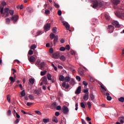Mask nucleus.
I'll return each instance as SVG.
<instances>
[{"label":"nucleus","instance_id":"774afa93","mask_svg":"<svg viewBox=\"0 0 124 124\" xmlns=\"http://www.w3.org/2000/svg\"><path fill=\"white\" fill-rule=\"evenodd\" d=\"M83 85H84V86H88V83L87 82L84 81L82 82Z\"/></svg>","mask_w":124,"mask_h":124},{"label":"nucleus","instance_id":"e2e57ef3","mask_svg":"<svg viewBox=\"0 0 124 124\" xmlns=\"http://www.w3.org/2000/svg\"><path fill=\"white\" fill-rule=\"evenodd\" d=\"M70 54H71V55H75L76 52H75V51H74V50H71L70 51Z\"/></svg>","mask_w":124,"mask_h":124},{"label":"nucleus","instance_id":"4468645a","mask_svg":"<svg viewBox=\"0 0 124 124\" xmlns=\"http://www.w3.org/2000/svg\"><path fill=\"white\" fill-rule=\"evenodd\" d=\"M45 85H47L48 83L47 82V77L45 76L42 78V81Z\"/></svg>","mask_w":124,"mask_h":124},{"label":"nucleus","instance_id":"9b49d317","mask_svg":"<svg viewBox=\"0 0 124 124\" xmlns=\"http://www.w3.org/2000/svg\"><path fill=\"white\" fill-rule=\"evenodd\" d=\"M62 87L63 88H65V89H68V88H69V84L68 83L66 84V82L64 81L62 83Z\"/></svg>","mask_w":124,"mask_h":124},{"label":"nucleus","instance_id":"423d86ee","mask_svg":"<svg viewBox=\"0 0 124 124\" xmlns=\"http://www.w3.org/2000/svg\"><path fill=\"white\" fill-rule=\"evenodd\" d=\"M19 19V16L16 15L15 16H13L12 17V21H13L14 23H16L17 21H18V19Z\"/></svg>","mask_w":124,"mask_h":124},{"label":"nucleus","instance_id":"2f4dec72","mask_svg":"<svg viewBox=\"0 0 124 124\" xmlns=\"http://www.w3.org/2000/svg\"><path fill=\"white\" fill-rule=\"evenodd\" d=\"M71 85H75V80H74V78H72L70 82Z\"/></svg>","mask_w":124,"mask_h":124},{"label":"nucleus","instance_id":"c9c22d12","mask_svg":"<svg viewBox=\"0 0 124 124\" xmlns=\"http://www.w3.org/2000/svg\"><path fill=\"white\" fill-rule=\"evenodd\" d=\"M80 106H81V108H83V109H85L86 108V106H85V104L83 102H81L80 103Z\"/></svg>","mask_w":124,"mask_h":124},{"label":"nucleus","instance_id":"412c9836","mask_svg":"<svg viewBox=\"0 0 124 124\" xmlns=\"http://www.w3.org/2000/svg\"><path fill=\"white\" fill-rule=\"evenodd\" d=\"M98 2V6L99 7H102L104 6V3L102 1H99Z\"/></svg>","mask_w":124,"mask_h":124},{"label":"nucleus","instance_id":"4d7b16f0","mask_svg":"<svg viewBox=\"0 0 124 124\" xmlns=\"http://www.w3.org/2000/svg\"><path fill=\"white\" fill-rule=\"evenodd\" d=\"M19 122H20V119H16V120L15 121V124H17Z\"/></svg>","mask_w":124,"mask_h":124},{"label":"nucleus","instance_id":"6e6552de","mask_svg":"<svg viewBox=\"0 0 124 124\" xmlns=\"http://www.w3.org/2000/svg\"><path fill=\"white\" fill-rule=\"evenodd\" d=\"M62 24H63V26L65 27L67 31H69L70 28L69 27V25L68 23L65 21H62Z\"/></svg>","mask_w":124,"mask_h":124},{"label":"nucleus","instance_id":"7c9ffc66","mask_svg":"<svg viewBox=\"0 0 124 124\" xmlns=\"http://www.w3.org/2000/svg\"><path fill=\"white\" fill-rule=\"evenodd\" d=\"M46 73H47V71L44 70V71H41L40 74L41 76H44Z\"/></svg>","mask_w":124,"mask_h":124},{"label":"nucleus","instance_id":"aec40b11","mask_svg":"<svg viewBox=\"0 0 124 124\" xmlns=\"http://www.w3.org/2000/svg\"><path fill=\"white\" fill-rule=\"evenodd\" d=\"M50 108L51 109H54L55 108H57V103L54 102L53 103L51 106Z\"/></svg>","mask_w":124,"mask_h":124},{"label":"nucleus","instance_id":"473e14b6","mask_svg":"<svg viewBox=\"0 0 124 124\" xmlns=\"http://www.w3.org/2000/svg\"><path fill=\"white\" fill-rule=\"evenodd\" d=\"M47 77L48 80H49V81H51V80H52V76H51V74H48L47 75Z\"/></svg>","mask_w":124,"mask_h":124},{"label":"nucleus","instance_id":"a18cd8bd","mask_svg":"<svg viewBox=\"0 0 124 124\" xmlns=\"http://www.w3.org/2000/svg\"><path fill=\"white\" fill-rule=\"evenodd\" d=\"M54 6H55V7H56V8H59V7H60V5L57 4L56 3V2H54Z\"/></svg>","mask_w":124,"mask_h":124},{"label":"nucleus","instance_id":"f3484780","mask_svg":"<svg viewBox=\"0 0 124 124\" xmlns=\"http://www.w3.org/2000/svg\"><path fill=\"white\" fill-rule=\"evenodd\" d=\"M83 99L85 101H87L89 99V93H85L83 96Z\"/></svg>","mask_w":124,"mask_h":124},{"label":"nucleus","instance_id":"338daca9","mask_svg":"<svg viewBox=\"0 0 124 124\" xmlns=\"http://www.w3.org/2000/svg\"><path fill=\"white\" fill-rule=\"evenodd\" d=\"M32 104H33V103H31V102H28L27 103V106H31V105H32Z\"/></svg>","mask_w":124,"mask_h":124},{"label":"nucleus","instance_id":"dca6fc26","mask_svg":"<svg viewBox=\"0 0 124 124\" xmlns=\"http://www.w3.org/2000/svg\"><path fill=\"white\" fill-rule=\"evenodd\" d=\"M58 40H59V36H58V35L55 36L54 39L53 40L54 45H56V43H57V42H58Z\"/></svg>","mask_w":124,"mask_h":124},{"label":"nucleus","instance_id":"c03bdc74","mask_svg":"<svg viewBox=\"0 0 124 124\" xmlns=\"http://www.w3.org/2000/svg\"><path fill=\"white\" fill-rule=\"evenodd\" d=\"M52 31L53 33H56L57 32V28L56 27H53L52 29Z\"/></svg>","mask_w":124,"mask_h":124},{"label":"nucleus","instance_id":"6e6d98bb","mask_svg":"<svg viewBox=\"0 0 124 124\" xmlns=\"http://www.w3.org/2000/svg\"><path fill=\"white\" fill-rule=\"evenodd\" d=\"M49 53H50V54H53V53H54V49H53L52 48H50L49 49Z\"/></svg>","mask_w":124,"mask_h":124},{"label":"nucleus","instance_id":"49530a36","mask_svg":"<svg viewBox=\"0 0 124 124\" xmlns=\"http://www.w3.org/2000/svg\"><path fill=\"white\" fill-rule=\"evenodd\" d=\"M60 51L63 52V51H65V47L62 46V47H60Z\"/></svg>","mask_w":124,"mask_h":124},{"label":"nucleus","instance_id":"5fc2aeb1","mask_svg":"<svg viewBox=\"0 0 124 124\" xmlns=\"http://www.w3.org/2000/svg\"><path fill=\"white\" fill-rule=\"evenodd\" d=\"M35 113H36V114H37L38 115H41V112L38 111V110H35Z\"/></svg>","mask_w":124,"mask_h":124},{"label":"nucleus","instance_id":"7ed1b4c3","mask_svg":"<svg viewBox=\"0 0 124 124\" xmlns=\"http://www.w3.org/2000/svg\"><path fill=\"white\" fill-rule=\"evenodd\" d=\"M93 8H96L98 7V1L97 0H93L92 6Z\"/></svg>","mask_w":124,"mask_h":124},{"label":"nucleus","instance_id":"72a5a7b5","mask_svg":"<svg viewBox=\"0 0 124 124\" xmlns=\"http://www.w3.org/2000/svg\"><path fill=\"white\" fill-rule=\"evenodd\" d=\"M49 121H50V119H44L43 120V122L45 124H47V123L49 122Z\"/></svg>","mask_w":124,"mask_h":124},{"label":"nucleus","instance_id":"864d4df0","mask_svg":"<svg viewBox=\"0 0 124 124\" xmlns=\"http://www.w3.org/2000/svg\"><path fill=\"white\" fill-rule=\"evenodd\" d=\"M77 80H78L79 82L81 81V78L79 76H77L76 77Z\"/></svg>","mask_w":124,"mask_h":124},{"label":"nucleus","instance_id":"cd10ccee","mask_svg":"<svg viewBox=\"0 0 124 124\" xmlns=\"http://www.w3.org/2000/svg\"><path fill=\"white\" fill-rule=\"evenodd\" d=\"M7 100H8V102H9V103H11V98H10V94L7 95Z\"/></svg>","mask_w":124,"mask_h":124},{"label":"nucleus","instance_id":"37998d69","mask_svg":"<svg viewBox=\"0 0 124 124\" xmlns=\"http://www.w3.org/2000/svg\"><path fill=\"white\" fill-rule=\"evenodd\" d=\"M29 97L31 100H33V99H34V97L31 94L29 95Z\"/></svg>","mask_w":124,"mask_h":124},{"label":"nucleus","instance_id":"4be33fe9","mask_svg":"<svg viewBox=\"0 0 124 124\" xmlns=\"http://www.w3.org/2000/svg\"><path fill=\"white\" fill-rule=\"evenodd\" d=\"M9 80H11L10 84H13V83L15 82V78H14L13 77H10L9 78Z\"/></svg>","mask_w":124,"mask_h":124},{"label":"nucleus","instance_id":"052dcab7","mask_svg":"<svg viewBox=\"0 0 124 124\" xmlns=\"http://www.w3.org/2000/svg\"><path fill=\"white\" fill-rule=\"evenodd\" d=\"M6 21L7 24H10V19L6 18Z\"/></svg>","mask_w":124,"mask_h":124},{"label":"nucleus","instance_id":"58836bf2","mask_svg":"<svg viewBox=\"0 0 124 124\" xmlns=\"http://www.w3.org/2000/svg\"><path fill=\"white\" fill-rule=\"evenodd\" d=\"M65 48L66 49V50L69 51L70 50V46H69V45H66Z\"/></svg>","mask_w":124,"mask_h":124},{"label":"nucleus","instance_id":"20e7f679","mask_svg":"<svg viewBox=\"0 0 124 124\" xmlns=\"http://www.w3.org/2000/svg\"><path fill=\"white\" fill-rule=\"evenodd\" d=\"M29 61L31 63L33 64L34 63L35 61H36V59H35V57H34L33 56H31V57H30L29 59Z\"/></svg>","mask_w":124,"mask_h":124},{"label":"nucleus","instance_id":"5701e85b","mask_svg":"<svg viewBox=\"0 0 124 124\" xmlns=\"http://www.w3.org/2000/svg\"><path fill=\"white\" fill-rule=\"evenodd\" d=\"M33 93H34V94H37V95H39V94H40V91L38 90H35Z\"/></svg>","mask_w":124,"mask_h":124},{"label":"nucleus","instance_id":"bb28decb","mask_svg":"<svg viewBox=\"0 0 124 124\" xmlns=\"http://www.w3.org/2000/svg\"><path fill=\"white\" fill-rule=\"evenodd\" d=\"M60 59L61 61H62L63 62L65 61V60H66V58H65V57H64V56L62 55L60 57Z\"/></svg>","mask_w":124,"mask_h":124},{"label":"nucleus","instance_id":"680f3d73","mask_svg":"<svg viewBox=\"0 0 124 124\" xmlns=\"http://www.w3.org/2000/svg\"><path fill=\"white\" fill-rule=\"evenodd\" d=\"M55 115L56 116V117H59V116H60V112H59V111H56Z\"/></svg>","mask_w":124,"mask_h":124},{"label":"nucleus","instance_id":"69168bd1","mask_svg":"<svg viewBox=\"0 0 124 124\" xmlns=\"http://www.w3.org/2000/svg\"><path fill=\"white\" fill-rule=\"evenodd\" d=\"M7 114L8 116H10V115L11 114V110L9 109L8 110Z\"/></svg>","mask_w":124,"mask_h":124},{"label":"nucleus","instance_id":"4c0bfd02","mask_svg":"<svg viewBox=\"0 0 124 124\" xmlns=\"http://www.w3.org/2000/svg\"><path fill=\"white\" fill-rule=\"evenodd\" d=\"M90 96L91 98V100H93V99H94V95H93V93H90Z\"/></svg>","mask_w":124,"mask_h":124},{"label":"nucleus","instance_id":"09e8293b","mask_svg":"<svg viewBox=\"0 0 124 124\" xmlns=\"http://www.w3.org/2000/svg\"><path fill=\"white\" fill-rule=\"evenodd\" d=\"M9 13L10 14V15H12V16H13L14 14V11L13 10H9Z\"/></svg>","mask_w":124,"mask_h":124},{"label":"nucleus","instance_id":"a211bd4d","mask_svg":"<svg viewBox=\"0 0 124 124\" xmlns=\"http://www.w3.org/2000/svg\"><path fill=\"white\" fill-rule=\"evenodd\" d=\"M46 65V63L44 62H43L41 63L40 67L41 70H43L44 69V66Z\"/></svg>","mask_w":124,"mask_h":124},{"label":"nucleus","instance_id":"f03ea898","mask_svg":"<svg viewBox=\"0 0 124 124\" xmlns=\"http://www.w3.org/2000/svg\"><path fill=\"white\" fill-rule=\"evenodd\" d=\"M62 112L65 115L68 114V112H69V109H68V108H67V107L65 106H63L62 108Z\"/></svg>","mask_w":124,"mask_h":124},{"label":"nucleus","instance_id":"de8ad7c7","mask_svg":"<svg viewBox=\"0 0 124 124\" xmlns=\"http://www.w3.org/2000/svg\"><path fill=\"white\" fill-rule=\"evenodd\" d=\"M45 13L46 15H49V14H50V10H46Z\"/></svg>","mask_w":124,"mask_h":124},{"label":"nucleus","instance_id":"2eb2a0df","mask_svg":"<svg viewBox=\"0 0 124 124\" xmlns=\"http://www.w3.org/2000/svg\"><path fill=\"white\" fill-rule=\"evenodd\" d=\"M53 57L54 58V59H59V58H60V53H54L53 55Z\"/></svg>","mask_w":124,"mask_h":124},{"label":"nucleus","instance_id":"a878e982","mask_svg":"<svg viewBox=\"0 0 124 124\" xmlns=\"http://www.w3.org/2000/svg\"><path fill=\"white\" fill-rule=\"evenodd\" d=\"M29 82L31 85H33L34 84V79L31 78L29 79Z\"/></svg>","mask_w":124,"mask_h":124},{"label":"nucleus","instance_id":"3c124183","mask_svg":"<svg viewBox=\"0 0 124 124\" xmlns=\"http://www.w3.org/2000/svg\"><path fill=\"white\" fill-rule=\"evenodd\" d=\"M8 11H9V9L6 8L4 9V14H5L6 13H8Z\"/></svg>","mask_w":124,"mask_h":124},{"label":"nucleus","instance_id":"1a4fd4ad","mask_svg":"<svg viewBox=\"0 0 124 124\" xmlns=\"http://www.w3.org/2000/svg\"><path fill=\"white\" fill-rule=\"evenodd\" d=\"M78 73L80 74L81 76H84V72L85 70L84 69H82V68H78Z\"/></svg>","mask_w":124,"mask_h":124},{"label":"nucleus","instance_id":"79ce46f5","mask_svg":"<svg viewBox=\"0 0 124 124\" xmlns=\"http://www.w3.org/2000/svg\"><path fill=\"white\" fill-rule=\"evenodd\" d=\"M21 95H22V96H25L26 95V93L25 92V90H23L21 92Z\"/></svg>","mask_w":124,"mask_h":124},{"label":"nucleus","instance_id":"393cba45","mask_svg":"<svg viewBox=\"0 0 124 124\" xmlns=\"http://www.w3.org/2000/svg\"><path fill=\"white\" fill-rule=\"evenodd\" d=\"M64 79H65V78L63 76H62V75H60V76L59 80H60L62 82H63V81L64 80Z\"/></svg>","mask_w":124,"mask_h":124},{"label":"nucleus","instance_id":"a19ab883","mask_svg":"<svg viewBox=\"0 0 124 124\" xmlns=\"http://www.w3.org/2000/svg\"><path fill=\"white\" fill-rule=\"evenodd\" d=\"M35 48H36V46L35 45H32L31 47V50H34Z\"/></svg>","mask_w":124,"mask_h":124},{"label":"nucleus","instance_id":"39448f33","mask_svg":"<svg viewBox=\"0 0 124 124\" xmlns=\"http://www.w3.org/2000/svg\"><path fill=\"white\" fill-rule=\"evenodd\" d=\"M108 31L110 33H112L114 31V26L112 25H108Z\"/></svg>","mask_w":124,"mask_h":124},{"label":"nucleus","instance_id":"6ab92c4d","mask_svg":"<svg viewBox=\"0 0 124 124\" xmlns=\"http://www.w3.org/2000/svg\"><path fill=\"white\" fill-rule=\"evenodd\" d=\"M26 10L29 13H31V12H33V9H32V8H31V7H27L26 8Z\"/></svg>","mask_w":124,"mask_h":124},{"label":"nucleus","instance_id":"bf43d9fd","mask_svg":"<svg viewBox=\"0 0 124 124\" xmlns=\"http://www.w3.org/2000/svg\"><path fill=\"white\" fill-rule=\"evenodd\" d=\"M83 93H88L89 94V89L84 90Z\"/></svg>","mask_w":124,"mask_h":124},{"label":"nucleus","instance_id":"9d476101","mask_svg":"<svg viewBox=\"0 0 124 124\" xmlns=\"http://www.w3.org/2000/svg\"><path fill=\"white\" fill-rule=\"evenodd\" d=\"M50 28H51V25L50 24L47 23L45 25L44 29L46 31H49V30H50Z\"/></svg>","mask_w":124,"mask_h":124},{"label":"nucleus","instance_id":"f8f14e48","mask_svg":"<svg viewBox=\"0 0 124 124\" xmlns=\"http://www.w3.org/2000/svg\"><path fill=\"white\" fill-rule=\"evenodd\" d=\"M111 1L114 5H118L121 2L120 0H111Z\"/></svg>","mask_w":124,"mask_h":124},{"label":"nucleus","instance_id":"0e129e2a","mask_svg":"<svg viewBox=\"0 0 124 124\" xmlns=\"http://www.w3.org/2000/svg\"><path fill=\"white\" fill-rule=\"evenodd\" d=\"M58 15L59 16H62V11L59 10L58 11Z\"/></svg>","mask_w":124,"mask_h":124},{"label":"nucleus","instance_id":"0eeeda50","mask_svg":"<svg viewBox=\"0 0 124 124\" xmlns=\"http://www.w3.org/2000/svg\"><path fill=\"white\" fill-rule=\"evenodd\" d=\"M112 25L115 26L116 28H121V25H120V24H119L117 21L113 20L112 21Z\"/></svg>","mask_w":124,"mask_h":124},{"label":"nucleus","instance_id":"c85d7f7f","mask_svg":"<svg viewBox=\"0 0 124 124\" xmlns=\"http://www.w3.org/2000/svg\"><path fill=\"white\" fill-rule=\"evenodd\" d=\"M65 82H70V77H66L64 78Z\"/></svg>","mask_w":124,"mask_h":124},{"label":"nucleus","instance_id":"603ef678","mask_svg":"<svg viewBox=\"0 0 124 124\" xmlns=\"http://www.w3.org/2000/svg\"><path fill=\"white\" fill-rule=\"evenodd\" d=\"M29 55H30L31 56L33 54V51L32 50H30L28 52Z\"/></svg>","mask_w":124,"mask_h":124},{"label":"nucleus","instance_id":"f257e3e1","mask_svg":"<svg viewBox=\"0 0 124 124\" xmlns=\"http://www.w3.org/2000/svg\"><path fill=\"white\" fill-rule=\"evenodd\" d=\"M115 15L120 19H124V12L117 11L115 13Z\"/></svg>","mask_w":124,"mask_h":124},{"label":"nucleus","instance_id":"ddd939ff","mask_svg":"<svg viewBox=\"0 0 124 124\" xmlns=\"http://www.w3.org/2000/svg\"><path fill=\"white\" fill-rule=\"evenodd\" d=\"M82 89L81 86H78L77 88L76 91L75 92L76 94H79V93H81V91Z\"/></svg>","mask_w":124,"mask_h":124},{"label":"nucleus","instance_id":"13d9d810","mask_svg":"<svg viewBox=\"0 0 124 124\" xmlns=\"http://www.w3.org/2000/svg\"><path fill=\"white\" fill-rule=\"evenodd\" d=\"M56 109L60 111V110H62V107H61V106H58L57 107Z\"/></svg>","mask_w":124,"mask_h":124},{"label":"nucleus","instance_id":"8fccbe9b","mask_svg":"<svg viewBox=\"0 0 124 124\" xmlns=\"http://www.w3.org/2000/svg\"><path fill=\"white\" fill-rule=\"evenodd\" d=\"M107 100H108V101H111L112 100V97L110 96H108L107 97Z\"/></svg>","mask_w":124,"mask_h":124},{"label":"nucleus","instance_id":"e433bc0d","mask_svg":"<svg viewBox=\"0 0 124 124\" xmlns=\"http://www.w3.org/2000/svg\"><path fill=\"white\" fill-rule=\"evenodd\" d=\"M119 101H120V102H124V97H121L118 99Z\"/></svg>","mask_w":124,"mask_h":124},{"label":"nucleus","instance_id":"c756f323","mask_svg":"<svg viewBox=\"0 0 124 124\" xmlns=\"http://www.w3.org/2000/svg\"><path fill=\"white\" fill-rule=\"evenodd\" d=\"M49 36H50L51 40L54 39V38H55V37H56V36L55 35V34H54L53 33H50Z\"/></svg>","mask_w":124,"mask_h":124},{"label":"nucleus","instance_id":"f704fd0d","mask_svg":"<svg viewBox=\"0 0 124 124\" xmlns=\"http://www.w3.org/2000/svg\"><path fill=\"white\" fill-rule=\"evenodd\" d=\"M52 121L53 122H54V123H58V118L57 117H56L55 116H54L53 119H52Z\"/></svg>","mask_w":124,"mask_h":124},{"label":"nucleus","instance_id":"ea45409f","mask_svg":"<svg viewBox=\"0 0 124 124\" xmlns=\"http://www.w3.org/2000/svg\"><path fill=\"white\" fill-rule=\"evenodd\" d=\"M105 17L106 20H107L108 21H109V20H110V17H109V16H108V15L105 14Z\"/></svg>","mask_w":124,"mask_h":124},{"label":"nucleus","instance_id":"b1692460","mask_svg":"<svg viewBox=\"0 0 124 124\" xmlns=\"http://www.w3.org/2000/svg\"><path fill=\"white\" fill-rule=\"evenodd\" d=\"M119 121L120 122L121 124H123L124 122V117H121L119 118Z\"/></svg>","mask_w":124,"mask_h":124}]
</instances>
